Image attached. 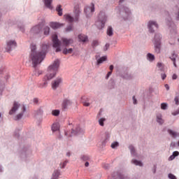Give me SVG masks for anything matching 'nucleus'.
Instances as JSON below:
<instances>
[{
    "label": "nucleus",
    "mask_w": 179,
    "mask_h": 179,
    "mask_svg": "<svg viewBox=\"0 0 179 179\" xmlns=\"http://www.w3.org/2000/svg\"><path fill=\"white\" fill-rule=\"evenodd\" d=\"M36 44H31V54L29 56L34 66L36 68L38 64H41L45 58L47 50H48V45H43L41 46V51H37Z\"/></svg>",
    "instance_id": "obj_1"
},
{
    "label": "nucleus",
    "mask_w": 179,
    "mask_h": 179,
    "mask_svg": "<svg viewBox=\"0 0 179 179\" xmlns=\"http://www.w3.org/2000/svg\"><path fill=\"white\" fill-rule=\"evenodd\" d=\"M58 68H59V60L56 59L53 64L48 67V73L43 78L44 83L39 84L38 87L41 89L47 87V85H48L47 80H51V79L55 76L57 71H58Z\"/></svg>",
    "instance_id": "obj_2"
},
{
    "label": "nucleus",
    "mask_w": 179,
    "mask_h": 179,
    "mask_svg": "<svg viewBox=\"0 0 179 179\" xmlns=\"http://www.w3.org/2000/svg\"><path fill=\"white\" fill-rule=\"evenodd\" d=\"M99 21L96 22V24L98 29H103L106 24V22H107V16L103 12H101L99 15Z\"/></svg>",
    "instance_id": "obj_3"
},
{
    "label": "nucleus",
    "mask_w": 179,
    "mask_h": 179,
    "mask_svg": "<svg viewBox=\"0 0 179 179\" xmlns=\"http://www.w3.org/2000/svg\"><path fill=\"white\" fill-rule=\"evenodd\" d=\"M79 10H76L75 17L71 16L69 14L64 15V17L69 23H73V22H78V20H79Z\"/></svg>",
    "instance_id": "obj_4"
},
{
    "label": "nucleus",
    "mask_w": 179,
    "mask_h": 179,
    "mask_svg": "<svg viewBox=\"0 0 179 179\" xmlns=\"http://www.w3.org/2000/svg\"><path fill=\"white\" fill-rule=\"evenodd\" d=\"M160 40H162V36L160 34H157L155 36V52L157 54H159L160 52V48H161V43H160Z\"/></svg>",
    "instance_id": "obj_5"
},
{
    "label": "nucleus",
    "mask_w": 179,
    "mask_h": 179,
    "mask_svg": "<svg viewBox=\"0 0 179 179\" xmlns=\"http://www.w3.org/2000/svg\"><path fill=\"white\" fill-rule=\"evenodd\" d=\"M52 42H53V47L56 48V52H59L61 51V41L58 40V36L57 34L52 35Z\"/></svg>",
    "instance_id": "obj_6"
},
{
    "label": "nucleus",
    "mask_w": 179,
    "mask_h": 179,
    "mask_svg": "<svg viewBox=\"0 0 179 179\" xmlns=\"http://www.w3.org/2000/svg\"><path fill=\"white\" fill-rule=\"evenodd\" d=\"M155 27L156 29H158L159 25H157V23H156L155 21H150L148 22V29H149L150 33H155V30H153Z\"/></svg>",
    "instance_id": "obj_7"
},
{
    "label": "nucleus",
    "mask_w": 179,
    "mask_h": 179,
    "mask_svg": "<svg viewBox=\"0 0 179 179\" xmlns=\"http://www.w3.org/2000/svg\"><path fill=\"white\" fill-rule=\"evenodd\" d=\"M43 26H44L43 24H38V25L34 27L31 29V33H34L35 34H38V33H40V31H41V29H43Z\"/></svg>",
    "instance_id": "obj_8"
},
{
    "label": "nucleus",
    "mask_w": 179,
    "mask_h": 179,
    "mask_svg": "<svg viewBox=\"0 0 179 179\" xmlns=\"http://www.w3.org/2000/svg\"><path fill=\"white\" fill-rule=\"evenodd\" d=\"M16 47V42L15 41H9L7 42V47L6 50L8 52L12 50V48H15Z\"/></svg>",
    "instance_id": "obj_9"
},
{
    "label": "nucleus",
    "mask_w": 179,
    "mask_h": 179,
    "mask_svg": "<svg viewBox=\"0 0 179 179\" xmlns=\"http://www.w3.org/2000/svg\"><path fill=\"white\" fill-rule=\"evenodd\" d=\"M62 44L65 47H69L71 44H73V39L72 38H62Z\"/></svg>",
    "instance_id": "obj_10"
},
{
    "label": "nucleus",
    "mask_w": 179,
    "mask_h": 179,
    "mask_svg": "<svg viewBox=\"0 0 179 179\" xmlns=\"http://www.w3.org/2000/svg\"><path fill=\"white\" fill-rule=\"evenodd\" d=\"M62 82V78H57L52 83V88L53 90H57V88L59 86V84Z\"/></svg>",
    "instance_id": "obj_11"
},
{
    "label": "nucleus",
    "mask_w": 179,
    "mask_h": 179,
    "mask_svg": "<svg viewBox=\"0 0 179 179\" xmlns=\"http://www.w3.org/2000/svg\"><path fill=\"white\" fill-rule=\"evenodd\" d=\"M84 10L87 16H89L90 13H93V12H94V4L92 3V6L90 8L87 7L84 9Z\"/></svg>",
    "instance_id": "obj_12"
},
{
    "label": "nucleus",
    "mask_w": 179,
    "mask_h": 179,
    "mask_svg": "<svg viewBox=\"0 0 179 179\" xmlns=\"http://www.w3.org/2000/svg\"><path fill=\"white\" fill-rule=\"evenodd\" d=\"M17 108H19V103H17V102H14L13 106L9 112L10 115L15 114V113L17 111Z\"/></svg>",
    "instance_id": "obj_13"
},
{
    "label": "nucleus",
    "mask_w": 179,
    "mask_h": 179,
    "mask_svg": "<svg viewBox=\"0 0 179 179\" xmlns=\"http://www.w3.org/2000/svg\"><path fill=\"white\" fill-rule=\"evenodd\" d=\"M80 131H81L80 128L78 127L76 131L72 130L71 134L69 135L68 132H66L65 135H66L67 136H72L73 135H78V134H79V132H80Z\"/></svg>",
    "instance_id": "obj_14"
},
{
    "label": "nucleus",
    "mask_w": 179,
    "mask_h": 179,
    "mask_svg": "<svg viewBox=\"0 0 179 179\" xmlns=\"http://www.w3.org/2000/svg\"><path fill=\"white\" fill-rule=\"evenodd\" d=\"M71 104H72V102L68 99H66L62 103V108H64V110H66V108H68V106H71Z\"/></svg>",
    "instance_id": "obj_15"
},
{
    "label": "nucleus",
    "mask_w": 179,
    "mask_h": 179,
    "mask_svg": "<svg viewBox=\"0 0 179 179\" xmlns=\"http://www.w3.org/2000/svg\"><path fill=\"white\" fill-rule=\"evenodd\" d=\"M50 27H52V29H59V27H62V24L58 22H50Z\"/></svg>",
    "instance_id": "obj_16"
},
{
    "label": "nucleus",
    "mask_w": 179,
    "mask_h": 179,
    "mask_svg": "<svg viewBox=\"0 0 179 179\" xmlns=\"http://www.w3.org/2000/svg\"><path fill=\"white\" fill-rule=\"evenodd\" d=\"M78 39L83 43H86V41H88L87 36L82 34L78 35Z\"/></svg>",
    "instance_id": "obj_17"
},
{
    "label": "nucleus",
    "mask_w": 179,
    "mask_h": 179,
    "mask_svg": "<svg viewBox=\"0 0 179 179\" xmlns=\"http://www.w3.org/2000/svg\"><path fill=\"white\" fill-rule=\"evenodd\" d=\"M43 1H44L45 6H46V8H48V9H52V6L51 5V3H52V0H43Z\"/></svg>",
    "instance_id": "obj_18"
},
{
    "label": "nucleus",
    "mask_w": 179,
    "mask_h": 179,
    "mask_svg": "<svg viewBox=\"0 0 179 179\" xmlns=\"http://www.w3.org/2000/svg\"><path fill=\"white\" fill-rule=\"evenodd\" d=\"M177 55L173 52L171 53V56L169 57L170 59L173 62V65L175 67H177V64H176V59L177 58Z\"/></svg>",
    "instance_id": "obj_19"
},
{
    "label": "nucleus",
    "mask_w": 179,
    "mask_h": 179,
    "mask_svg": "<svg viewBox=\"0 0 179 179\" xmlns=\"http://www.w3.org/2000/svg\"><path fill=\"white\" fill-rule=\"evenodd\" d=\"M52 131L55 132L56 131H59V123H54L52 126Z\"/></svg>",
    "instance_id": "obj_20"
},
{
    "label": "nucleus",
    "mask_w": 179,
    "mask_h": 179,
    "mask_svg": "<svg viewBox=\"0 0 179 179\" xmlns=\"http://www.w3.org/2000/svg\"><path fill=\"white\" fill-rule=\"evenodd\" d=\"M56 11L57 12L59 16H62V6L61 5H58L57 6Z\"/></svg>",
    "instance_id": "obj_21"
},
{
    "label": "nucleus",
    "mask_w": 179,
    "mask_h": 179,
    "mask_svg": "<svg viewBox=\"0 0 179 179\" xmlns=\"http://www.w3.org/2000/svg\"><path fill=\"white\" fill-rule=\"evenodd\" d=\"M73 52V49L72 48H65L64 50H63V54H64L65 55H66V54H72V52Z\"/></svg>",
    "instance_id": "obj_22"
},
{
    "label": "nucleus",
    "mask_w": 179,
    "mask_h": 179,
    "mask_svg": "<svg viewBox=\"0 0 179 179\" xmlns=\"http://www.w3.org/2000/svg\"><path fill=\"white\" fill-rule=\"evenodd\" d=\"M169 134H170L171 136H173V138H176V136H179V134L173 131V130H168Z\"/></svg>",
    "instance_id": "obj_23"
},
{
    "label": "nucleus",
    "mask_w": 179,
    "mask_h": 179,
    "mask_svg": "<svg viewBox=\"0 0 179 179\" xmlns=\"http://www.w3.org/2000/svg\"><path fill=\"white\" fill-rule=\"evenodd\" d=\"M157 122H159L162 125L164 122V120L162 118V115H157Z\"/></svg>",
    "instance_id": "obj_24"
},
{
    "label": "nucleus",
    "mask_w": 179,
    "mask_h": 179,
    "mask_svg": "<svg viewBox=\"0 0 179 179\" xmlns=\"http://www.w3.org/2000/svg\"><path fill=\"white\" fill-rule=\"evenodd\" d=\"M43 33H44L45 36H48V34H50V27H45L43 29Z\"/></svg>",
    "instance_id": "obj_25"
},
{
    "label": "nucleus",
    "mask_w": 179,
    "mask_h": 179,
    "mask_svg": "<svg viewBox=\"0 0 179 179\" xmlns=\"http://www.w3.org/2000/svg\"><path fill=\"white\" fill-rule=\"evenodd\" d=\"M106 59H107V57L106 56H103L101 58H99L98 60H97V64H103V62H104V61H106Z\"/></svg>",
    "instance_id": "obj_26"
},
{
    "label": "nucleus",
    "mask_w": 179,
    "mask_h": 179,
    "mask_svg": "<svg viewBox=\"0 0 179 179\" xmlns=\"http://www.w3.org/2000/svg\"><path fill=\"white\" fill-rule=\"evenodd\" d=\"M52 177L53 179H58V177H59V171H55V172L52 174Z\"/></svg>",
    "instance_id": "obj_27"
},
{
    "label": "nucleus",
    "mask_w": 179,
    "mask_h": 179,
    "mask_svg": "<svg viewBox=\"0 0 179 179\" xmlns=\"http://www.w3.org/2000/svg\"><path fill=\"white\" fill-rule=\"evenodd\" d=\"M131 162L134 163V164H135L136 166H143L142 162L136 159H133Z\"/></svg>",
    "instance_id": "obj_28"
},
{
    "label": "nucleus",
    "mask_w": 179,
    "mask_h": 179,
    "mask_svg": "<svg viewBox=\"0 0 179 179\" xmlns=\"http://www.w3.org/2000/svg\"><path fill=\"white\" fill-rule=\"evenodd\" d=\"M148 57V59H149V61H155V55H152L151 53H148L147 55Z\"/></svg>",
    "instance_id": "obj_29"
},
{
    "label": "nucleus",
    "mask_w": 179,
    "mask_h": 179,
    "mask_svg": "<svg viewBox=\"0 0 179 179\" xmlns=\"http://www.w3.org/2000/svg\"><path fill=\"white\" fill-rule=\"evenodd\" d=\"M107 34H108V36H113V27H108Z\"/></svg>",
    "instance_id": "obj_30"
},
{
    "label": "nucleus",
    "mask_w": 179,
    "mask_h": 179,
    "mask_svg": "<svg viewBox=\"0 0 179 179\" xmlns=\"http://www.w3.org/2000/svg\"><path fill=\"white\" fill-rule=\"evenodd\" d=\"M52 114L55 116V117H58V115H59V110H53L52 111Z\"/></svg>",
    "instance_id": "obj_31"
},
{
    "label": "nucleus",
    "mask_w": 179,
    "mask_h": 179,
    "mask_svg": "<svg viewBox=\"0 0 179 179\" xmlns=\"http://www.w3.org/2000/svg\"><path fill=\"white\" fill-rule=\"evenodd\" d=\"M104 121H106V118H104V117L99 119V125H101V127H104Z\"/></svg>",
    "instance_id": "obj_32"
},
{
    "label": "nucleus",
    "mask_w": 179,
    "mask_h": 179,
    "mask_svg": "<svg viewBox=\"0 0 179 179\" xmlns=\"http://www.w3.org/2000/svg\"><path fill=\"white\" fill-rule=\"evenodd\" d=\"M161 108L162 110H166L167 108V103H161Z\"/></svg>",
    "instance_id": "obj_33"
},
{
    "label": "nucleus",
    "mask_w": 179,
    "mask_h": 179,
    "mask_svg": "<svg viewBox=\"0 0 179 179\" xmlns=\"http://www.w3.org/2000/svg\"><path fill=\"white\" fill-rule=\"evenodd\" d=\"M22 117H23V113H19L18 115H17V116L15 117V120H20Z\"/></svg>",
    "instance_id": "obj_34"
},
{
    "label": "nucleus",
    "mask_w": 179,
    "mask_h": 179,
    "mask_svg": "<svg viewBox=\"0 0 179 179\" xmlns=\"http://www.w3.org/2000/svg\"><path fill=\"white\" fill-rule=\"evenodd\" d=\"M117 146H118V143H117V142H115L111 144L112 149H115V148H117Z\"/></svg>",
    "instance_id": "obj_35"
},
{
    "label": "nucleus",
    "mask_w": 179,
    "mask_h": 179,
    "mask_svg": "<svg viewBox=\"0 0 179 179\" xmlns=\"http://www.w3.org/2000/svg\"><path fill=\"white\" fill-rule=\"evenodd\" d=\"M169 178H170V179H177V178L176 177V176H174V175L172 174V173H169Z\"/></svg>",
    "instance_id": "obj_36"
},
{
    "label": "nucleus",
    "mask_w": 179,
    "mask_h": 179,
    "mask_svg": "<svg viewBox=\"0 0 179 179\" xmlns=\"http://www.w3.org/2000/svg\"><path fill=\"white\" fill-rule=\"evenodd\" d=\"M157 66L160 69L161 71H163V64L157 63Z\"/></svg>",
    "instance_id": "obj_37"
},
{
    "label": "nucleus",
    "mask_w": 179,
    "mask_h": 179,
    "mask_svg": "<svg viewBox=\"0 0 179 179\" xmlns=\"http://www.w3.org/2000/svg\"><path fill=\"white\" fill-rule=\"evenodd\" d=\"M108 48H110V44L106 43L105 45V47L103 48V50H104V51H107L108 50Z\"/></svg>",
    "instance_id": "obj_38"
},
{
    "label": "nucleus",
    "mask_w": 179,
    "mask_h": 179,
    "mask_svg": "<svg viewBox=\"0 0 179 179\" xmlns=\"http://www.w3.org/2000/svg\"><path fill=\"white\" fill-rule=\"evenodd\" d=\"M72 29H73L72 25H70V26L66 27V31H72Z\"/></svg>",
    "instance_id": "obj_39"
},
{
    "label": "nucleus",
    "mask_w": 179,
    "mask_h": 179,
    "mask_svg": "<svg viewBox=\"0 0 179 179\" xmlns=\"http://www.w3.org/2000/svg\"><path fill=\"white\" fill-rule=\"evenodd\" d=\"M93 47H96V45H99V41H94L92 43Z\"/></svg>",
    "instance_id": "obj_40"
},
{
    "label": "nucleus",
    "mask_w": 179,
    "mask_h": 179,
    "mask_svg": "<svg viewBox=\"0 0 179 179\" xmlns=\"http://www.w3.org/2000/svg\"><path fill=\"white\" fill-rule=\"evenodd\" d=\"M174 100H175V103H176V106H178V104H179L178 97L176 96Z\"/></svg>",
    "instance_id": "obj_41"
},
{
    "label": "nucleus",
    "mask_w": 179,
    "mask_h": 179,
    "mask_svg": "<svg viewBox=\"0 0 179 179\" xmlns=\"http://www.w3.org/2000/svg\"><path fill=\"white\" fill-rule=\"evenodd\" d=\"M179 155V152L178 151H175L173 152V155L175 157H177V156H178Z\"/></svg>",
    "instance_id": "obj_42"
},
{
    "label": "nucleus",
    "mask_w": 179,
    "mask_h": 179,
    "mask_svg": "<svg viewBox=\"0 0 179 179\" xmlns=\"http://www.w3.org/2000/svg\"><path fill=\"white\" fill-rule=\"evenodd\" d=\"M67 163H68L67 161H65L64 162H63L62 165L61 166V169H64L65 166H66Z\"/></svg>",
    "instance_id": "obj_43"
},
{
    "label": "nucleus",
    "mask_w": 179,
    "mask_h": 179,
    "mask_svg": "<svg viewBox=\"0 0 179 179\" xmlns=\"http://www.w3.org/2000/svg\"><path fill=\"white\" fill-rule=\"evenodd\" d=\"M89 157L88 156H86V155H84L83 157V160H85V161H86V160H89Z\"/></svg>",
    "instance_id": "obj_44"
},
{
    "label": "nucleus",
    "mask_w": 179,
    "mask_h": 179,
    "mask_svg": "<svg viewBox=\"0 0 179 179\" xmlns=\"http://www.w3.org/2000/svg\"><path fill=\"white\" fill-rule=\"evenodd\" d=\"M111 73H113V71H109L106 76V79H108V78H110Z\"/></svg>",
    "instance_id": "obj_45"
},
{
    "label": "nucleus",
    "mask_w": 179,
    "mask_h": 179,
    "mask_svg": "<svg viewBox=\"0 0 179 179\" xmlns=\"http://www.w3.org/2000/svg\"><path fill=\"white\" fill-rule=\"evenodd\" d=\"M129 149H130L131 153H134V152H135V148H134V147L130 146V147H129Z\"/></svg>",
    "instance_id": "obj_46"
},
{
    "label": "nucleus",
    "mask_w": 179,
    "mask_h": 179,
    "mask_svg": "<svg viewBox=\"0 0 179 179\" xmlns=\"http://www.w3.org/2000/svg\"><path fill=\"white\" fill-rule=\"evenodd\" d=\"M21 108L22 110V113H24V111H26V106H24V105L21 106Z\"/></svg>",
    "instance_id": "obj_47"
},
{
    "label": "nucleus",
    "mask_w": 179,
    "mask_h": 179,
    "mask_svg": "<svg viewBox=\"0 0 179 179\" xmlns=\"http://www.w3.org/2000/svg\"><path fill=\"white\" fill-rule=\"evenodd\" d=\"M34 103L35 104H37V103H38V99L34 98Z\"/></svg>",
    "instance_id": "obj_48"
},
{
    "label": "nucleus",
    "mask_w": 179,
    "mask_h": 179,
    "mask_svg": "<svg viewBox=\"0 0 179 179\" xmlns=\"http://www.w3.org/2000/svg\"><path fill=\"white\" fill-rule=\"evenodd\" d=\"M174 159H176V157L174 155H171L169 157V160H174Z\"/></svg>",
    "instance_id": "obj_49"
},
{
    "label": "nucleus",
    "mask_w": 179,
    "mask_h": 179,
    "mask_svg": "<svg viewBox=\"0 0 179 179\" xmlns=\"http://www.w3.org/2000/svg\"><path fill=\"white\" fill-rule=\"evenodd\" d=\"M172 79H173V80H176V79H177V75L173 74L172 76Z\"/></svg>",
    "instance_id": "obj_50"
},
{
    "label": "nucleus",
    "mask_w": 179,
    "mask_h": 179,
    "mask_svg": "<svg viewBox=\"0 0 179 179\" xmlns=\"http://www.w3.org/2000/svg\"><path fill=\"white\" fill-rule=\"evenodd\" d=\"M165 87H166V90H170V87L169 86V84H166Z\"/></svg>",
    "instance_id": "obj_51"
},
{
    "label": "nucleus",
    "mask_w": 179,
    "mask_h": 179,
    "mask_svg": "<svg viewBox=\"0 0 179 179\" xmlns=\"http://www.w3.org/2000/svg\"><path fill=\"white\" fill-rule=\"evenodd\" d=\"M162 80H164L166 79V74H162Z\"/></svg>",
    "instance_id": "obj_52"
},
{
    "label": "nucleus",
    "mask_w": 179,
    "mask_h": 179,
    "mask_svg": "<svg viewBox=\"0 0 179 179\" xmlns=\"http://www.w3.org/2000/svg\"><path fill=\"white\" fill-rule=\"evenodd\" d=\"M85 107H89L90 106V103H84V104H83Z\"/></svg>",
    "instance_id": "obj_53"
},
{
    "label": "nucleus",
    "mask_w": 179,
    "mask_h": 179,
    "mask_svg": "<svg viewBox=\"0 0 179 179\" xmlns=\"http://www.w3.org/2000/svg\"><path fill=\"white\" fill-rule=\"evenodd\" d=\"M133 101H134V104H136V99L135 98V96H133Z\"/></svg>",
    "instance_id": "obj_54"
},
{
    "label": "nucleus",
    "mask_w": 179,
    "mask_h": 179,
    "mask_svg": "<svg viewBox=\"0 0 179 179\" xmlns=\"http://www.w3.org/2000/svg\"><path fill=\"white\" fill-rule=\"evenodd\" d=\"M126 13H129V9L128 8H124Z\"/></svg>",
    "instance_id": "obj_55"
},
{
    "label": "nucleus",
    "mask_w": 179,
    "mask_h": 179,
    "mask_svg": "<svg viewBox=\"0 0 179 179\" xmlns=\"http://www.w3.org/2000/svg\"><path fill=\"white\" fill-rule=\"evenodd\" d=\"M113 69H114V66L110 65V71H113Z\"/></svg>",
    "instance_id": "obj_56"
},
{
    "label": "nucleus",
    "mask_w": 179,
    "mask_h": 179,
    "mask_svg": "<svg viewBox=\"0 0 179 179\" xmlns=\"http://www.w3.org/2000/svg\"><path fill=\"white\" fill-rule=\"evenodd\" d=\"M85 167H89V162H85Z\"/></svg>",
    "instance_id": "obj_57"
},
{
    "label": "nucleus",
    "mask_w": 179,
    "mask_h": 179,
    "mask_svg": "<svg viewBox=\"0 0 179 179\" xmlns=\"http://www.w3.org/2000/svg\"><path fill=\"white\" fill-rule=\"evenodd\" d=\"M66 156H68L69 157V156H71V152H67Z\"/></svg>",
    "instance_id": "obj_58"
},
{
    "label": "nucleus",
    "mask_w": 179,
    "mask_h": 179,
    "mask_svg": "<svg viewBox=\"0 0 179 179\" xmlns=\"http://www.w3.org/2000/svg\"><path fill=\"white\" fill-rule=\"evenodd\" d=\"M120 3L124 2V0H120Z\"/></svg>",
    "instance_id": "obj_59"
},
{
    "label": "nucleus",
    "mask_w": 179,
    "mask_h": 179,
    "mask_svg": "<svg viewBox=\"0 0 179 179\" xmlns=\"http://www.w3.org/2000/svg\"><path fill=\"white\" fill-rule=\"evenodd\" d=\"M0 117H1V113H0Z\"/></svg>",
    "instance_id": "obj_60"
}]
</instances>
